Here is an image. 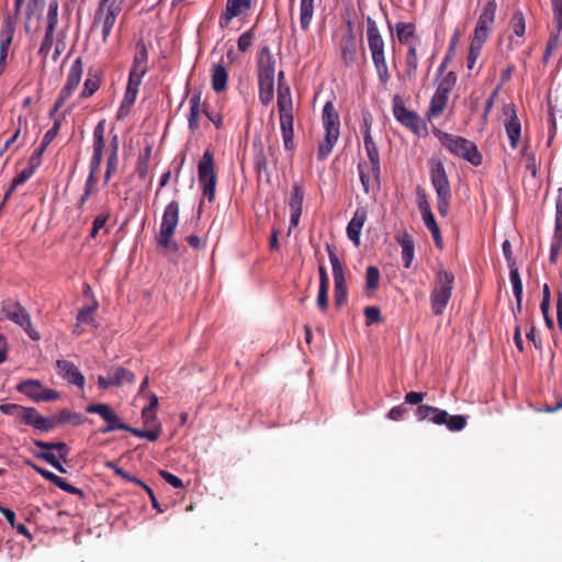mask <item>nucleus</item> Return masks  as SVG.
I'll return each mask as SVG.
<instances>
[{
	"instance_id": "f257e3e1",
	"label": "nucleus",
	"mask_w": 562,
	"mask_h": 562,
	"mask_svg": "<svg viewBox=\"0 0 562 562\" xmlns=\"http://www.w3.org/2000/svg\"><path fill=\"white\" fill-rule=\"evenodd\" d=\"M86 411L90 414H99L106 422V426L100 430L101 434H108L114 430H125L136 437L145 438L149 441L158 440L161 434V426L159 424L155 429H139L121 422L119 415L109 404H90L87 406Z\"/></svg>"
},
{
	"instance_id": "f03ea898",
	"label": "nucleus",
	"mask_w": 562,
	"mask_h": 562,
	"mask_svg": "<svg viewBox=\"0 0 562 562\" xmlns=\"http://www.w3.org/2000/svg\"><path fill=\"white\" fill-rule=\"evenodd\" d=\"M434 135L440 144L453 156L470 162L472 166H480L483 156L476 144L463 136L450 134L439 128H434Z\"/></svg>"
},
{
	"instance_id": "7ed1b4c3",
	"label": "nucleus",
	"mask_w": 562,
	"mask_h": 562,
	"mask_svg": "<svg viewBox=\"0 0 562 562\" xmlns=\"http://www.w3.org/2000/svg\"><path fill=\"white\" fill-rule=\"evenodd\" d=\"M367 41L379 81L385 86L391 79L385 56V41L371 16H367Z\"/></svg>"
},
{
	"instance_id": "20e7f679",
	"label": "nucleus",
	"mask_w": 562,
	"mask_h": 562,
	"mask_svg": "<svg viewBox=\"0 0 562 562\" xmlns=\"http://www.w3.org/2000/svg\"><path fill=\"white\" fill-rule=\"evenodd\" d=\"M454 276L440 269L436 273L435 282L430 292V307L435 316L443 314L453 291Z\"/></svg>"
},
{
	"instance_id": "39448f33",
	"label": "nucleus",
	"mask_w": 562,
	"mask_h": 562,
	"mask_svg": "<svg viewBox=\"0 0 562 562\" xmlns=\"http://www.w3.org/2000/svg\"><path fill=\"white\" fill-rule=\"evenodd\" d=\"M125 0H101L93 15L92 26L102 27V42L106 43L115 25L117 16L122 12Z\"/></svg>"
},
{
	"instance_id": "423d86ee",
	"label": "nucleus",
	"mask_w": 562,
	"mask_h": 562,
	"mask_svg": "<svg viewBox=\"0 0 562 562\" xmlns=\"http://www.w3.org/2000/svg\"><path fill=\"white\" fill-rule=\"evenodd\" d=\"M415 415L418 420H429L436 425H446L450 431H460L467 426L463 415L450 416L446 411L427 404L419 405Z\"/></svg>"
},
{
	"instance_id": "0eeeda50",
	"label": "nucleus",
	"mask_w": 562,
	"mask_h": 562,
	"mask_svg": "<svg viewBox=\"0 0 562 562\" xmlns=\"http://www.w3.org/2000/svg\"><path fill=\"white\" fill-rule=\"evenodd\" d=\"M179 222V202L171 201L164 210L157 244L164 249L172 248L178 250V246L172 241L177 225Z\"/></svg>"
},
{
	"instance_id": "6e6552de",
	"label": "nucleus",
	"mask_w": 562,
	"mask_h": 562,
	"mask_svg": "<svg viewBox=\"0 0 562 562\" xmlns=\"http://www.w3.org/2000/svg\"><path fill=\"white\" fill-rule=\"evenodd\" d=\"M198 179L203 195L209 202H213L215 200L217 176L215 172L214 155L210 149L203 153L198 164Z\"/></svg>"
},
{
	"instance_id": "1a4fd4ad",
	"label": "nucleus",
	"mask_w": 562,
	"mask_h": 562,
	"mask_svg": "<svg viewBox=\"0 0 562 562\" xmlns=\"http://www.w3.org/2000/svg\"><path fill=\"white\" fill-rule=\"evenodd\" d=\"M326 250L328 252L329 261L333 267V276H334V300L335 306L340 308L347 303L348 299V289L347 281L345 277L344 266L336 254V247L334 245L327 244Z\"/></svg>"
},
{
	"instance_id": "9d476101",
	"label": "nucleus",
	"mask_w": 562,
	"mask_h": 562,
	"mask_svg": "<svg viewBox=\"0 0 562 562\" xmlns=\"http://www.w3.org/2000/svg\"><path fill=\"white\" fill-rule=\"evenodd\" d=\"M1 314L21 326L32 340L41 338L38 331L32 327L31 316L25 307L18 301L7 300L2 302Z\"/></svg>"
},
{
	"instance_id": "9b49d317",
	"label": "nucleus",
	"mask_w": 562,
	"mask_h": 562,
	"mask_svg": "<svg viewBox=\"0 0 562 562\" xmlns=\"http://www.w3.org/2000/svg\"><path fill=\"white\" fill-rule=\"evenodd\" d=\"M83 72V63L81 57H77L72 63L65 86L61 88L57 99L55 100L54 108L49 115L53 116L55 113L66 103L71 97L74 91L78 88Z\"/></svg>"
},
{
	"instance_id": "f8f14e48",
	"label": "nucleus",
	"mask_w": 562,
	"mask_h": 562,
	"mask_svg": "<svg viewBox=\"0 0 562 562\" xmlns=\"http://www.w3.org/2000/svg\"><path fill=\"white\" fill-rule=\"evenodd\" d=\"M392 109L394 117L415 135H420L422 130L426 128L419 115L405 106L404 100L400 94L393 95Z\"/></svg>"
},
{
	"instance_id": "ddd939ff",
	"label": "nucleus",
	"mask_w": 562,
	"mask_h": 562,
	"mask_svg": "<svg viewBox=\"0 0 562 562\" xmlns=\"http://www.w3.org/2000/svg\"><path fill=\"white\" fill-rule=\"evenodd\" d=\"M16 390L35 402H52L60 397L55 390L44 387L38 380H24L20 382Z\"/></svg>"
},
{
	"instance_id": "4468645a",
	"label": "nucleus",
	"mask_w": 562,
	"mask_h": 562,
	"mask_svg": "<svg viewBox=\"0 0 562 562\" xmlns=\"http://www.w3.org/2000/svg\"><path fill=\"white\" fill-rule=\"evenodd\" d=\"M551 4L553 12V23L555 25L557 32L552 33L548 38L546 50L542 57L543 64H547L551 55L561 46L560 33L562 32V0H551Z\"/></svg>"
},
{
	"instance_id": "2eb2a0df",
	"label": "nucleus",
	"mask_w": 562,
	"mask_h": 562,
	"mask_svg": "<svg viewBox=\"0 0 562 562\" xmlns=\"http://www.w3.org/2000/svg\"><path fill=\"white\" fill-rule=\"evenodd\" d=\"M58 3L56 0L50 1L47 12V26L44 37L38 48V55L45 61L54 44V33L58 22Z\"/></svg>"
},
{
	"instance_id": "dca6fc26",
	"label": "nucleus",
	"mask_w": 562,
	"mask_h": 562,
	"mask_svg": "<svg viewBox=\"0 0 562 562\" xmlns=\"http://www.w3.org/2000/svg\"><path fill=\"white\" fill-rule=\"evenodd\" d=\"M562 251V188L557 191L553 240L550 247V262L555 265Z\"/></svg>"
},
{
	"instance_id": "f3484780",
	"label": "nucleus",
	"mask_w": 562,
	"mask_h": 562,
	"mask_svg": "<svg viewBox=\"0 0 562 562\" xmlns=\"http://www.w3.org/2000/svg\"><path fill=\"white\" fill-rule=\"evenodd\" d=\"M148 49L143 41L136 43V53L133 59L132 68L128 75V81L137 85L142 83L143 77L148 70Z\"/></svg>"
},
{
	"instance_id": "a211bd4d",
	"label": "nucleus",
	"mask_w": 562,
	"mask_h": 562,
	"mask_svg": "<svg viewBox=\"0 0 562 562\" xmlns=\"http://www.w3.org/2000/svg\"><path fill=\"white\" fill-rule=\"evenodd\" d=\"M430 180L437 195H451L450 182L441 160L430 161Z\"/></svg>"
},
{
	"instance_id": "6ab92c4d",
	"label": "nucleus",
	"mask_w": 562,
	"mask_h": 562,
	"mask_svg": "<svg viewBox=\"0 0 562 562\" xmlns=\"http://www.w3.org/2000/svg\"><path fill=\"white\" fill-rule=\"evenodd\" d=\"M341 60L346 67H350L356 61L357 40L353 32L352 22L347 21V31L340 42Z\"/></svg>"
},
{
	"instance_id": "aec40b11",
	"label": "nucleus",
	"mask_w": 562,
	"mask_h": 562,
	"mask_svg": "<svg viewBox=\"0 0 562 562\" xmlns=\"http://www.w3.org/2000/svg\"><path fill=\"white\" fill-rule=\"evenodd\" d=\"M25 464L31 467L35 472H37L44 479H46L47 481H49L53 484H55L56 486H58L64 492H67L72 495H78L79 497L83 498L85 493L80 488L69 484L63 477L56 475L55 473H53L44 468H41L40 465H37L36 463H34L33 461H31L29 459L25 460Z\"/></svg>"
},
{
	"instance_id": "412c9836",
	"label": "nucleus",
	"mask_w": 562,
	"mask_h": 562,
	"mask_svg": "<svg viewBox=\"0 0 562 562\" xmlns=\"http://www.w3.org/2000/svg\"><path fill=\"white\" fill-rule=\"evenodd\" d=\"M278 112L284 148L289 151H293L295 148L293 109H280Z\"/></svg>"
},
{
	"instance_id": "4be33fe9",
	"label": "nucleus",
	"mask_w": 562,
	"mask_h": 562,
	"mask_svg": "<svg viewBox=\"0 0 562 562\" xmlns=\"http://www.w3.org/2000/svg\"><path fill=\"white\" fill-rule=\"evenodd\" d=\"M250 8L251 0H227L225 11L220 16V26L227 27L234 18L246 13Z\"/></svg>"
},
{
	"instance_id": "5701e85b",
	"label": "nucleus",
	"mask_w": 562,
	"mask_h": 562,
	"mask_svg": "<svg viewBox=\"0 0 562 562\" xmlns=\"http://www.w3.org/2000/svg\"><path fill=\"white\" fill-rule=\"evenodd\" d=\"M34 446L41 451H34V457L49 463L60 473H66L67 470L63 467L59 459L52 452L55 447V441L33 440Z\"/></svg>"
},
{
	"instance_id": "b1692460",
	"label": "nucleus",
	"mask_w": 562,
	"mask_h": 562,
	"mask_svg": "<svg viewBox=\"0 0 562 562\" xmlns=\"http://www.w3.org/2000/svg\"><path fill=\"white\" fill-rule=\"evenodd\" d=\"M56 368L58 374L68 383L74 384L80 389L85 386V376L75 366L74 362L68 360H57Z\"/></svg>"
},
{
	"instance_id": "393cba45",
	"label": "nucleus",
	"mask_w": 562,
	"mask_h": 562,
	"mask_svg": "<svg viewBox=\"0 0 562 562\" xmlns=\"http://www.w3.org/2000/svg\"><path fill=\"white\" fill-rule=\"evenodd\" d=\"M363 143H364L367 156L369 158V162L371 165V173L374 177L375 184L379 187L380 186L381 165H380V154H379L378 146L369 132L364 133Z\"/></svg>"
},
{
	"instance_id": "a878e982",
	"label": "nucleus",
	"mask_w": 562,
	"mask_h": 562,
	"mask_svg": "<svg viewBox=\"0 0 562 562\" xmlns=\"http://www.w3.org/2000/svg\"><path fill=\"white\" fill-rule=\"evenodd\" d=\"M258 78H274L276 59L268 46H263L258 52L257 58Z\"/></svg>"
},
{
	"instance_id": "bb28decb",
	"label": "nucleus",
	"mask_w": 562,
	"mask_h": 562,
	"mask_svg": "<svg viewBox=\"0 0 562 562\" xmlns=\"http://www.w3.org/2000/svg\"><path fill=\"white\" fill-rule=\"evenodd\" d=\"M322 121L325 133L340 134L339 114L336 111L333 102L328 101L325 103L322 112Z\"/></svg>"
},
{
	"instance_id": "cd10ccee",
	"label": "nucleus",
	"mask_w": 562,
	"mask_h": 562,
	"mask_svg": "<svg viewBox=\"0 0 562 562\" xmlns=\"http://www.w3.org/2000/svg\"><path fill=\"white\" fill-rule=\"evenodd\" d=\"M304 200V189L302 186L294 183L293 190L290 196L289 206L291 211V226L295 227L299 224L302 206Z\"/></svg>"
},
{
	"instance_id": "c85d7f7f",
	"label": "nucleus",
	"mask_w": 562,
	"mask_h": 562,
	"mask_svg": "<svg viewBox=\"0 0 562 562\" xmlns=\"http://www.w3.org/2000/svg\"><path fill=\"white\" fill-rule=\"evenodd\" d=\"M367 221V211L363 207L357 209L353 217L348 223L347 236L356 246L360 244L361 229Z\"/></svg>"
},
{
	"instance_id": "c756f323",
	"label": "nucleus",
	"mask_w": 562,
	"mask_h": 562,
	"mask_svg": "<svg viewBox=\"0 0 562 562\" xmlns=\"http://www.w3.org/2000/svg\"><path fill=\"white\" fill-rule=\"evenodd\" d=\"M110 467L114 469V472H115L116 475H119L120 477H122L123 480H125L127 482H132V483L140 486L145 492H147V494H148V496L150 498V502H151V506L158 513H162L160 504L158 503V501H157V498L155 496V493H154V491H153V488L150 486H148L145 482H143L138 477L130 474L127 471H125L124 469H122L120 467L112 465V464H110Z\"/></svg>"
},
{
	"instance_id": "7c9ffc66",
	"label": "nucleus",
	"mask_w": 562,
	"mask_h": 562,
	"mask_svg": "<svg viewBox=\"0 0 562 562\" xmlns=\"http://www.w3.org/2000/svg\"><path fill=\"white\" fill-rule=\"evenodd\" d=\"M139 86L140 85L134 82H127L124 98L116 114V120H124L131 113L132 106L134 105L138 93Z\"/></svg>"
},
{
	"instance_id": "2f4dec72",
	"label": "nucleus",
	"mask_w": 562,
	"mask_h": 562,
	"mask_svg": "<svg viewBox=\"0 0 562 562\" xmlns=\"http://www.w3.org/2000/svg\"><path fill=\"white\" fill-rule=\"evenodd\" d=\"M16 18L10 14L3 18V22L0 30V47L10 49L15 31H16Z\"/></svg>"
},
{
	"instance_id": "473e14b6",
	"label": "nucleus",
	"mask_w": 562,
	"mask_h": 562,
	"mask_svg": "<svg viewBox=\"0 0 562 562\" xmlns=\"http://www.w3.org/2000/svg\"><path fill=\"white\" fill-rule=\"evenodd\" d=\"M418 65H419V57L417 53V47L415 44H409L406 56H405V76L408 79L409 82H415L417 78V71H418Z\"/></svg>"
},
{
	"instance_id": "72a5a7b5",
	"label": "nucleus",
	"mask_w": 562,
	"mask_h": 562,
	"mask_svg": "<svg viewBox=\"0 0 562 562\" xmlns=\"http://www.w3.org/2000/svg\"><path fill=\"white\" fill-rule=\"evenodd\" d=\"M512 113L508 120L505 122L506 134L510 142V147L516 149L521 134V124L516 115L514 108L510 109Z\"/></svg>"
},
{
	"instance_id": "f704fd0d",
	"label": "nucleus",
	"mask_w": 562,
	"mask_h": 562,
	"mask_svg": "<svg viewBox=\"0 0 562 562\" xmlns=\"http://www.w3.org/2000/svg\"><path fill=\"white\" fill-rule=\"evenodd\" d=\"M201 97L202 93L200 91L194 92L190 98V114L188 119L189 128L191 132H196L200 128V113L202 112L201 108Z\"/></svg>"
},
{
	"instance_id": "c9c22d12",
	"label": "nucleus",
	"mask_w": 562,
	"mask_h": 562,
	"mask_svg": "<svg viewBox=\"0 0 562 562\" xmlns=\"http://www.w3.org/2000/svg\"><path fill=\"white\" fill-rule=\"evenodd\" d=\"M496 9L497 4L495 0L487 1L479 16L475 27H481V30L490 32L494 23Z\"/></svg>"
},
{
	"instance_id": "e433bc0d",
	"label": "nucleus",
	"mask_w": 562,
	"mask_h": 562,
	"mask_svg": "<svg viewBox=\"0 0 562 562\" xmlns=\"http://www.w3.org/2000/svg\"><path fill=\"white\" fill-rule=\"evenodd\" d=\"M228 72L224 65L216 64L212 68L211 83L215 92L220 93L227 88Z\"/></svg>"
},
{
	"instance_id": "4c0bfd02",
	"label": "nucleus",
	"mask_w": 562,
	"mask_h": 562,
	"mask_svg": "<svg viewBox=\"0 0 562 562\" xmlns=\"http://www.w3.org/2000/svg\"><path fill=\"white\" fill-rule=\"evenodd\" d=\"M449 98L440 94L439 92H435L430 99L429 108L426 112V116L429 121L439 117L448 103Z\"/></svg>"
},
{
	"instance_id": "58836bf2",
	"label": "nucleus",
	"mask_w": 562,
	"mask_h": 562,
	"mask_svg": "<svg viewBox=\"0 0 562 562\" xmlns=\"http://www.w3.org/2000/svg\"><path fill=\"white\" fill-rule=\"evenodd\" d=\"M398 244L402 248V260L403 266L408 269L412 266L414 259V240L409 234H404L398 238Z\"/></svg>"
},
{
	"instance_id": "ea45409f",
	"label": "nucleus",
	"mask_w": 562,
	"mask_h": 562,
	"mask_svg": "<svg viewBox=\"0 0 562 562\" xmlns=\"http://www.w3.org/2000/svg\"><path fill=\"white\" fill-rule=\"evenodd\" d=\"M259 100L268 105L274 97V78H258Z\"/></svg>"
},
{
	"instance_id": "a19ab883",
	"label": "nucleus",
	"mask_w": 562,
	"mask_h": 562,
	"mask_svg": "<svg viewBox=\"0 0 562 562\" xmlns=\"http://www.w3.org/2000/svg\"><path fill=\"white\" fill-rule=\"evenodd\" d=\"M153 147L150 145L145 146L143 151L139 154L136 161V173L139 179L144 180L149 173V161L151 158Z\"/></svg>"
},
{
	"instance_id": "79ce46f5",
	"label": "nucleus",
	"mask_w": 562,
	"mask_h": 562,
	"mask_svg": "<svg viewBox=\"0 0 562 562\" xmlns=\"http://www.w3.org/2000/svg\"><path fill=\"white\" fill-rule=\"evenodd\" d=\"M457 79L458 77L454 71H448L445 75L439 76L435 92H439L440 94L449 98L450 92L456 87Z\"/></svg>"
},
{
	"instance_id": "37998d69",
	"label": "nucleus",
	"mask_w": 562,
	"mask_h": 562,
	"mask_svg": "<svg viewBox=\"0 0 562 562\" xmlns=\"http://www.w3.org/2000/svg\"><path fill=\"white\" fill-rule=\"evenodd\" d=\"M110 375L114 386H121L124 383H133L135 381V374L123 367L112 368Z\"/></svg>"
},
{
	"instance_id": "c03bdc74",
	"label": "nucleus",
	"mask_w": 562,
	"mask_h": 562,
	"mask_svg": "<svg viewBox=\"0 0 562 562\" xmlns=\"http://www.w3.org/2000/svg\"><path fill=\"white\" fill-rule=\"evenodd\" d=\"M314 14V0H301L300 4V25L303 31L310 29Z\"/></svg>"
},
{
	"instance_id": "a18cd8bd",
	"label": "nucleus",
	"mask_w": 562,
	"mask_h": 562,
	"mask_svg": "<svg viewBox=\"0 0 562 562\" xmlns=\"http://www.w3.org/2000/svg\"><path fill=\"white\" fill-rule=\"evenodd\" d=\"M35 171L31 169L29 166H26L20 173H18L8 190L4 193L3 202L0 205V207L7 202V200L12 195V193L15 191V189L26 182L34 173Z\"/></svg>"
},
{
	"instance_id": "49530a36",
	"label": "nucleus",
	"mask_w": 562,
	"mask_h": 562,
	"mask_svg": "<svg viewBox=\"0 0 562 562\" xmlns=\"http://www.w3.org/2000/svg\"><path fill=\"white\" fill-rule=\"evenodd\" d=\"M101 75L98 72L89 71L88 78L85 80L83 89L80 93V98L87 99L94 94L101 86Z\"/></svg>"
},
{
	"instance_id": "de8ad7c7",
	"label": "nucleus",
	"mask_w": 562,
	"mask_h": 562,
	"mask_svg": "<svg viewBox=\"0 0 562 562\" xmlns=\"http://www.w3.org/2000/svg\"><path fill=\"white\" fill-rule=\"evenodd\" d=\"M340 134H328L325 133L324 139L318 144L317 159L325 160L331 153L336 145Z\"/></svg>"
},
{
	"instance_id": "09e8293b",
	"label": "nucleus",
	"mask_w": 562,
	"mask_h": 562,
	"mask_svg": "<svg viewBox=\"0 0 562 562\" xmlns=\"http://www.w3.org/2000/svg\"><path fill=\"white\" fill-rule=\"evenodd\" d=\"M57 420H58L57 414L45 417V416L41 415L40 413H37V417L31 422L34 423V429L43 431V432H48V431L55 429L56 427L60 426V423H57Z\"/></svg>"
},
{
	"instance_id": "8fccbe9b",
	"label": "nucleus",
	"mask_w": 562,
	"mask_h": 562,
	"mask_svg": "<svg viewBox=\"0 0 562 562\" xmlns=\"http://www.w3.org/2000/svg\"><path fill=\"white\" fill-rule=\"evenodd\" d=\"M422 217H423V221H424L426 227L430 231V233L432 235L434 243H435L436 247L441 249L443 247V241H442L440 228L435 220L432 212L424 214V215H422Z\"/></svg>"
},
{
	"instance_id": "3c124183",
	"label": "nucleus",
	"mask_w": 562,
	"mask_h": 562,
	"mask_svg": "<svg viewBox=\"0 0 562 562\" xmlns=\"http://www.w3.org/2000/svg\"><path fill=\"white\" fill-rule=\"evenodd\" d=\"M397 40L401 44H408L415 37L416 26L414 23L398 22L395 24Z\"/></svg>"
},
{
	"instance_id": "603ef678",
	"label": "nucleus",
	"mask_w": 562,
	"mask_h": 562,
	"mask_svg": "<svg viewBox=\"0 0 562 562\" xmlns=\"http://www.w3.org/2000/svg\"><path fill=\"white\" fill-rule=\"evenodd\" d=\"M278 110L280 109H293V101L291 95V88L286 83H281L278 86V99H277Z\"/></svg>"
},
{
	"instance_id": "864d4df0",
	"label": "nucleus",
	"mask_w": 562,
	"mask_h": 562,
	"mask_svg": "<svg viewBox=\"0 0 562 562\" xmlns=\"http://www.w3.org/2000/svg\"><path fill=\"white\" fill-rule=\"evenodd\" d=\"M508 267L510 269L509 271V278L510 282L513 284V292L515 295L516 301L522 300V282L518 272V268L516 266V262H509Z\"/></svg>"
},
{
	"instance_id": "5fc2aeb1",
	"label": "nucleus",
	"mask_w": 562,
	"mask_h": 562,
	"mask_svg": "<svg viewBox=\"0 0 562 562\" xmlns=\"http://www.w3.org/2000/svg\"><path fill=\"white\" fill-rule=\"evenodd\" d=\"M367 164H362L360 162L358 165V169H359V175H360V181L362 183V187H363V191L366 193H369L370 190H373V189H376L379 190L380 189V186L378 187L374 182V177L372 176L371 173V168L366 171L364 169L367 168Z\"/></svg>"
},
{
	"instance_id": "6e6d98bb",
	"label": "nucleus",
	"mask_w": 562,
	"mask_h": 562,
	"mask_svg": "<svg viewBox=\"0 0 562 562\" xmlns=\"http://www.w3.org/2000/svg\"><path fill=\"white\" fill-rule=\"evenodd\" d=\"M104 133H105L104 121H100L95 125L94 131H93V154L103 155V149L105 146Z\"/></svg>"
},
{
	"instance_id": "4d7b16f0",
	"label": "nucleus",
	"mask_w": 562,
	"mask_h": 562,
	"mask_svg": "<svg viewBox=\"0 0 562 562\" xmlns=\"http://www.w3.org/2000/svg\"><path fill=\"white\" fill-rule=\"evenodd\" d=\"M57 416H58L57 423H60V426L66 425V424L79 426L83 423V417L81 414L70 412L67 408H64L60 412H58Z\"/></svg>"
},
{
	"instance_id": "13d9d810",
	"label": "nucleus",
	"mask_w": 562,
	"mask_h": 562,
	"mask_svg": "<svg viewBox=\"0 0 562 562\" xmlns=\"http://www.w3.org/2000/svg\"><path fill=\"white\" fill-rule=\"evenodd\" d=\"M22 127H24L25 130L27 128V119L23 115H19L18 116V126L13 133V135L8 138L3 145V148L1 149L0 151V155H2L4 151H7L14 143L18 142L20 135H21V132H22Z\"/></svg>"
},
{
	"instance_id": "bf43d9fd",
	"label": "nucleus",
	"mask_w": 562,
	"mask_h": 562,
	"mask_svg": "<svg viewBox=\"0 0 562 562\" xmlns=\"http://www.w3.org/2000/svg\"><path fill=\"white\" fill-rule=\"evenodd\" d=\"M37 413L38 411L34 407L22 406L14 417L19 419L20 423L34 428V423H32L31 420L37 417Z\"/></svg>"
},
{
	"instance_id": "052dcab7",
	"label": "nucleus",
	"mask_w": 562,
	"mask_h": 562,
	"mask_svg": "<svg viewBox=\"0 0 562 562\" xmlns=\"http://www.w3.org/2000/svg\"><path fill=\"white\" fill-rule=\"evenodd\" d=\"M98 308V303L94 302L92 305L83 306L79 310L77 314V322L79 324H93L94 322V312Z\"/></svg>"
},
{
	"instance_id": "680f3d73",
	"label": "nucleus",
	"mask_w": 562,
	"mask_h": 562,
	"mask_svg": "<svg viewBox=\"0 0 562 562\" xmlns=\"http://www.w3.org/2000/svg\"><path fill=\"white\" fill-rule=\"evenodd\" d=\"M510 26L516 36L522 37L526 31L525 16L521 11L517 10L510 20Z\"/></svg>"
},
{
	"instance_id": "e2e57ef3",
	"label": "nucleus",
	"mask_w": 562,
	"mask_h": 562,
	"mask_svg": "<svg viewBox=\"0 0 562 562\" xmlns=\"http://www.w3.org/2000/svg\"><path fill=\"white\" fill-rule=\"evenodd\" d=\"M158 407V397L156 394L150 393L149 395V404L143 408L142 417L145 419V423H149L150 420H156V409Z\"/></svg>"
},
{
	"instance_id": "0e129e2a",
	"label": "nucleus",
	"mask_w": 562,
	"mask_h": 562,
	"mask_svg": "<svg viewBox=\"0 0 562 562\" xmlns=\"http://www.w3.org/2000/svg\"><path fill=\"white\" fill-rule=\"evenodd\" d=\"M367 289L374 291L379 288L380 270L375 266H369L366 272Z\"/></svg>"
},
{
	"instance_id": "69168bd1",
	"label": "nucleus",
	"mask_w": 562,
	"mask_h": 562,
	"mask_svg": "<svg viewBox=\"0 0 562 562\" xmlns=\"http://www.w3.org/2000/svg\"><path fill=\"white\" fill-rule=\"evenodd\" d=\"M255 37L254 29L248 30L247 32H244L237 41V47L240 52L245 53L247 52L250 46L252 45V40Z\"/></svg>"
},
{
	"instance_id": "338daca9",
	"label": "nucleus",
	"mask_w": 562,
	"mask_h": 562,
	"mask_svg": "<svg viewBox=\"0 0 562 562\" xmlns=\"http://www.w3.org/2000/svg\"><path fill=\"white\" fill-rule=\"evenodd\" d=\"M110 217V213L103 212L95 216L92 223V228L90 232V237L95 238L99 231L104 227L105 223L108 222Z\"/></svg>"
},
{
	"instance_id": "774afa93",
	"label": "nucleus",
	"mask_w": 562,
	"mask_h": 562,
	"mask_svg": "<svg viewBox=\"0 0 562 562\" xmlns=\"http://www.w3.org/2000/svg\"><path fill=\"white\" fill-rule=\"evenodd\" d=\"M364 316L368 326L374 323H381L383 321L381 316V311L378 306H367L364 308Z\"/></svg>"
}]
</instances>
